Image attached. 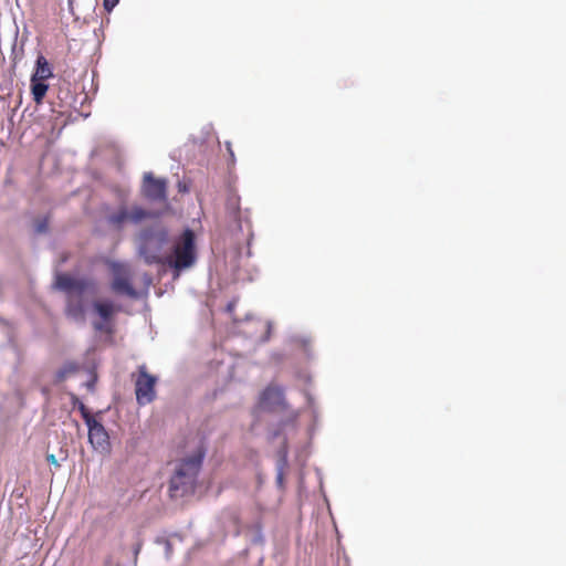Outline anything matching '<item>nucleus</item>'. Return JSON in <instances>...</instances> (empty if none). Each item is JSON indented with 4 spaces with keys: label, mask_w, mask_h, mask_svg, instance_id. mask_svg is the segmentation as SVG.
<instances>
[{
    "label": "nucleus",
    "mask_w": 566,
    "mask_h": 566,
    "mask_svg": "<svg viewBox=\"0 0 566 566\" xmlns=\"http://www.w3.org/2000/svg\"><path fill=\"white\" fill-rule=\"evenodd\" d=\"M205 455L203 441L198 440L189 455L176 461L168 489L171 499H180L195 493Z\"/></svg>",
    "instance_id": "obj_1"
},
{
    "label": "nucleus",
    "mask_w": 566,
    "mask_h": 566,
    "mask_svg": "<svg viewBox=\"0 0 566 566\" xmlns=\"http://www.w3.org/2000/svg\"><path fill=\"white\" fill-rule=\"evenodd\" d=\"M55 285L61 291L67 293L65 314L67 317L77 321H85V306L82 295L87 291L95 289V283L91 279H75L69 274H57Z\"/></svg>",
    "instance_id": "obj_2"
},
{
    "label": "nucleus",
    "mask_w": 566,
    "mask_h": 566,
    "mask_svg": "<svg viewBox=\"0 0 566 566\" xmlns=\"http://www.w3.org/2000/svg\"><path fill=\"white\" fill-rule=\"evenodd\" d=\"M197 260L195 233L186 229L174 242L171 253L165 254L160 264L168 265L179 274L181 271L191 268Z\"/></svg>",
    "instance_id": "obj_3"
},
{
    "label": "nucleus",
    "mask_w": 566,
    "mask_h": 566,
    "mask_svg": "<svg viewBox=\"0 0 566 566\" xmlns=\"http://www.w3.org/2000/svg\"><path fill=\"white\" fill-rule=\"evenodd\" d=\"M139 252L147 264H160L164 260L163 248L169 242L168 231L165 228H151L142 232Z\"/></svg>",
    "instance_id": "obj_4"
},
{
    "label": "nucleus",
    "mask_w": 566,
    "mask_h": 566,
    "mask_svg": "<svg viewBox=\"0 0 566 566\" xmlns=\"http://www.w3.org/2000/svg\"><path fill=\"white\" fill-rule=\"evenodd\" d=\"M135 382L136 401L139 406L153 402L156 398L157 377L147 371V367L142 365L137 373L132 375Z\"/></svg>",
    "instance_id": "obj_5"
},
{
    "label": "nucleus",
    "mask_w": 566,
    "mask_h": 566,
    "mask_svg": "<svg viewBox=\"0 0 566 566\" xmlns=\"http://www.w3.org/2000/svg\"><path fill=\"white\" fill-rule=\"evenodd\" d=\"M111 271L113 274V281L111 285L112 291L116 294L137 297V291L133 286V275L128 265L113 262L111 264Z\"/></svg>",
    "instance_id": "obj_6"
},
{
    "label": "nucleus",
    "mask_w": 566,
    "mask_h": 566,
    "mask_svg": "<svg viewBox=\"0 0 566 566\" xmlns=\"http://www.w3.org/2000/svg\"><path fill=\"white\" fill-rule=\"evenodd\" d=\"M150 217V212L143 209L142 207H133L128 210L126 207H120L116 212H113L107 216V223L114 229H122L125 223H139L143 220Z\"/></svg>",
    "instance_id": "obj_7"
},
{
    "label": "nucleus",
    "mask_w": 566,
    "mask_h": 566,
    "mask_svg": "<svg viewBox=\"0 0 566 566\" xmlns=\"http://www.w3.org/2000/svg\"><path fill=\"white\" fill-rule=\"evenodd\" d=\"M88 440L93 448L101 452H106L109 449V437L104 426L97 420L87 424Z\"/></svg>",
    "instance_id": "obj_8"
},
{
    "label": "nucleus",
    "mask_w": 566,
    "mask_h": 566,
    "mask_svg": "<svg viewBox=\"0 0 566 566\" xmlns=\"http://www.w3.org/2000/svg\"><path fill=\"white\" fill-rule=\"evenodd\" d=\"M167 182L165 179H156L150 172L145 174L143 191L151 200L166 199Z\"/></svg>",
    "instance_id": "obj_9"
},
{
    "label": "nucleus",
    "mask_w": 566,
    "mask_h": 566,
    "mask_svg": "<svg viewBox=\"0 0 566 566\" xmlns=\"http://www.w3.org/2000/svg\"><path fill=\"white\" fill-rule=\"evenodd\" d=\"M283 398H284V395H283V390L281 388L274 387V386H269L263 390V392L261 395L260 403L265 409H272L276 406L282 405Z\"/></svg>",
    "instance_id": "obj_10"
},
{
    "label": "nucleus",
    "mask_w": 566,
    "mask_h": 566,
    "mask_svg": "<svg viewBox=\"0 0 566 566\" xmlns=\"http://www.w3.org/2000/svg\"><path fill=\"white\" fill-rule=\"evenodd\" d=\"M52 76H53V73H52V70H51V66H50L48 60L43 55L38 56L36 67H35L34 73L32 74L31 78L45 81Z\"/></svg>",
    "instance_id": "obj_11"
},
{
    "label": "nucleus",
    "mask_w": 566,
    "mask_h": 566,
    "mask_svg": "<svg viewBox=\"0 0 566 566\" xmlns=\"http://www.w3.org/2000/svg\"><path fill=\"white\" fill-rule=\"evenodd\" d=\"M93 307L104 322H108L116 312L115 305L111 301H96L93 303Z\"/></svg>",
    "instance_id": "obj_12"
},
{
    "label": "nucleus",
    "mask_w": 566,
    "mask_h": 566,
    "mask_svg": "<svg viewBox=\"0 0 566 566\" xmlns=\"http://www.w3.org/2000/svg\"><path fill=\"white\" fill-rule=\"evenodd\" d=\"M49 85L44 81L31 78V94L36 104H41L46 95Z\"/></svg>",
    "instance_id": "obj_13"
},
{
    "label": "nucleus",
    "mask_w": 566,
    "mask_h": 566,
    "mask_svg": "<svg viewBox=\"0 0 566 566\" xmlns=\"http://www.w3.org/2000/svg\"><path fill=\"white\" fill-rule=\"evenodd\" d=\"M279 454L280 458L276 467V482L280 486H283L285 470L287 468V448L285 442L282 449L280 450Z\"/></svg>",
    "instance_id": "obj_14"
},
{
    "label": "nucleus",
    "mask_w": 566,
    "mask_h": 566,
    "mask_svg": "<svg viewBox=\"0 0 566 566\" xmlns=\"http://www.w3.org/2000/svg\"><path fill=\"white\" fill-rule=\"evenodd\" d=\"M226 208L228 212L233 217L234 220H239L240 213V198L237 195H230L227 198Z\"/></svg>",
    "instance_id": "obj_15"
},
{
    "label": "nucleus",
    "mask_w": 566,
    "mask_h": 566,
    "mask_svg": "<svg viewBox=\"0 0 566 566\" xmlns=\"http://www.w3.org/2000/svg\"><path fill=\"white\" fill-rule=\"evenodd\" d=\"M76 369H77V367H76V365H74V364H67V365H65L63 368H61V369L56 373V375H55L56 382H61V381H63V380L66 378V376H67L69 374L74 373Z\"/></svg>",
    "instance_id": "obj_16"
},
{
    "label": "nucleus",
    "mask_w": 566,
    "mask_h": 566,
    "mask_svg": "<svg viewBox=\"0 0 566 566\" xmlns=\"http://www.w3.org/2000/svg\"><path fill=\"white\" fill-rule=\"evenodd\" d=\"M67 458V452L61 450L60 451V459H57L54 454L48 453L46 454V461L53 465L55 469H59L61 467V461H65Z\"/></svg>",
    "instance_id": "obj_17"
},
{
    "label": "nucleus",
    "mask_w": 566,
    "mask_h": 566,
    "mask_svg": "<svg viewBox=\"0 0 566 566\" xmlns=\"http://www.w3.org/2000/svg\"><path fill=\"white\" fill-rule=\"evenodd\" d=\"M76 403L78 405V409L81 411V415L85 421L86 424L91 423L92 421L96 420L91 413L90 411L87 410V408L85 407V405L80 401L78 399H76Z\"/></svg>",
    "instance_id": "obj_18"
},
{
    "label": "nucleus",
    "mask_w": 566,
    "mask_h": 566,
    "mask_svg": "<svg viewBox=\"0 0 566 566\" xmlns=\"http://www.w3.org/2000/svg\"><path fill=\"white\" fill-rule=\"evenodd\" d=\"M48 230V220L46 219H43V220H40L36 226H35V231L38 233H43Z\"/></svg>",
    "instance_id": "obj_19"
},
{
    "label": "nucleus",
    "mask_w": 566,
    "mask_h": 566,
    "mask_svg": "<svg viewBox=\"0 0 566 566\" xmlns=\"http://www.w3.org/2000/svg\"><path fill=\"white\" fill-rule=\"evenodd\" d=\"M119 0H103L104 9L108 12H111L115 6L118 3Z\"/></svg>",
    "instance_id": "obj_20"
},
{
    "label": "nucleus",
    "mask_w": 566,
    "mask_h": 566,
    "mask_svg": "<svg viewBox=\"0 0 566 566\" xmlns=\"http://www.w3.org/2000/svg\"><path fill=\"white\" fill-rule=\"evenodd\" d=\"M94 328L96 331H103L104 329V324L101 323V322H96V323H94Z\"/></svg>",
    "instance_id": "obj_21"
},
{
    "label": "nucleus",
    "mask_w": 566,
    "mask_h": 566,
    "mask_svg": "<svg viewBox=\"0 0 566 566\" xmlns=\"http://www.w3.org/2000/svg\"><path fill=\"white\" fill-rule=\"evenodd\" d=\"M228 150L230 153L231 156H233V151L230 149V145L228 144Z\"/></svg>",
    "instance_id": "obj_22"
}]
</instances>
